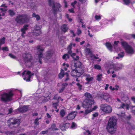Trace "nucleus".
<instances>
[{
    "instance_id": "1",
    "label": "nucleus",
    "mask_w": 135,
    "mask_h": 135,
    "mask_svg": "<svg viewBox=\"0 0 135 135\" xmlns=\"http://www.w3.org/2000/svg\"><path fill=\"white\" fill-rule=\"evenodd\" d=\"M117 119L115 117H110L108 121L107 129L110 133L113 134L117 129Z\"/></svg>"
},
{
    "instance_id": "2",
    "label": "nucleus",
    "mask_w": 135,
    "mask_h": 135,
    "mask_svg": "<svg viewBox=\"0 0 135 135\" xmlns=\"http://www.w3.org/2000/svg\"><path fill=\"white\" fill-rule=\"evenodd\" d=\"M13 91L9 90L7 92H3L0 95V100L4 102H8L12 100V98L14 95Z\"/></svg>"
},
{
    "instance_id": "3",
    "label": "nucleus",
    "mask_w": 135,
    "mask_h": 135,
    "mask_svg": "<svg viewBox=\"0 0 135 135\" xmlns=\"http://www.w3.org/2000/svg\"><path fill=\"white\" fill-rule=\"evenodd\" d=\"M30 19L29 17L26 14H19L16 16L15 20L19 24L28 22Z\"/></svg>"
},
{
    "instance_id": "4",
    "label": "nucleus",
    "mask_w": 135,
    "mask_h": 135,
    "mask_svg": "<svg viewBox=\"0 0 135 135\" xmlns=\"http://www.w3.org/2000/svg\"><path fill=\"white\" fill-rule=\"evenodd\" d=\"M94 101L93 99H85L82 103V107L84 108H90L93 105Z\"/></svg>"
},
{
    "instance_id": "5",
    "label": "nucleus",
    "mask_w": 135,
    "mask_h": 135,
    "mask_svg": "<svg viewBox=\"0 0 135 135\" xmlns=\"http://www.w3.org/2000/svg\"><path fill=\"white\" fill-rule=\"evenodd\" d=\"M36 49L37 50V55L38 57L39 62L40 63H42L41 59L43 56V54L42 52L44 51V48L43 46L41 45H38L36 47Z\"/></svg>"
},
{
    "instance_id": "6",
    "label": "nucleus",
    "mask_w": 135,
    "mask_h": 135,
    "mask_svg": "<svg viewBox=\"0 0 135 135\" xmlns=\"http://www.w3.org/2000/svg\"><path fill=\"white\" fill-rule=\"evenodd\" d=\"M22 77L24 80L26 81H29L30 78L32 75H34V74L28 70H25L22 73Z\"/></svg>"
},
{
    "instance_id": "7",
    "label": "nucleus",
    "mask_w": 135,
    "mask_h": 135,
    "mask_svg": "<svg viewBox=\"0 0 135 135\" xmlns=\"http://www.w3.org/2000/svg\"><path fill=\"white\" fill-rule=\"evenodd\" d=\"M100 107L102 110L106 113H109L112 111L111 107L107 104H102L101 105Z\"/></svg>"
},
{
    "instance_id": "8",
    "label": "nucleus",
    "mask_w": 135,
    "mask_h": 135,
    "mask_svg": "<svg viewBox=\"0 0 135 135\" xmlns=\"http://www.w3.org/2000/svg\"><path fill=\"white\" fill-rule=\"evenodd\" d=\"M84 72L83 69H80L77 70L74 69L71 72V75L74 77H79Z\"/></svg>"
},
{
    "instance_id": "9",
    "label": "nucleus",
    "mask_w": 135,
    "mask_h": 135,
    "mask_svg": "<svg viewBox=\"0 0 135 135\" xmlns=\"http://www.w3.org/2000/svg\"><path fill=\"white\" fill-rule=\"evenodd\" d=\"M123 67V66L121 64H120L119 65H115L114 64H112L109 66L108 68L109 70L113 69L117 71L121 69Z\"/></svg>"
},
{
    "instance_id": "10",
    "label": "nucleus",
    "mask_w": 135,
    "mask_h": 135,
    "mask_svg": "<svg viewBox=\"0 0 135 135\" xmlns=\"http://www.w3.org/2000/svg\"><path fill=\"white\" fill-rule=\"evenodd\" d=\"M23 59L26 62H30L32 59L31 55L29 54H25L23 55Z\"/></svg>"
},
{
    "instance_id": "11",
    "label": "nucleus",
    "mask_w": 135,
    "mask_h": 135,
    "mask_svg": "<svg viewBox=\"0 0 135 135\" xmlns=\"http://www.w3.org/2000/svg\"><path fill=\"white\" fill-rule=\"evenodd\" d=\"M19 121L15 118H12L10 119L8 121V123L9 124V125H15L18 124Z\"/></svg>"
},
{
    "instance_id": "12",
    "label": "nucleus",
    "mask_w": 135,
    "mask_h": 135,
    "mask_svg": "<svg viewBox=\"0 0 135 135\" xmlns=\"http://www.w3.org/2000/svg\"><path fill=\"white\" fill-rule=\"evenodd\" d=\"M28 106L24 105L19 107L18 108V110L20 112H26L28 110Z\"/></svg>"
},
{
    "instance_id": "13",
    "label": "nucleus",
    "mask_w": 135,
    "mask_h": 135,
    "mask_svg": "<svg viewBox=\"0 0 135 135\" xmlns=\"http://www.w3.org/2000/svg\"><path fill=\"white\" fill-rule=\"evenodd\" d=\"M101 97L105 100L107 102H108L109 99L110 98V96L107 93H104L102 95Z\"/></svg>"
},
{
    "instance_id": "14",
    "label": "nucleus",
    "mask_w": 135,
    "mask_h": 135,
    "mask_svg": "<svg viewBox=\"0 0 135 135\" xmlns=\"http://www.w3.org/2000/svg\"><path fill=\"white\" fill-rule=\"evenodd\" d=\"M126 52L129 54H133L134 53V50L133 48L129 46L125 49Z\"/></svg>"
},
{
    "instance_id": "15",
    "label": "nucleus",
    "mask_w": 135,
    "mask_h": 135,
    "mask_svg": "<svg viewBox=\"0 0 135 135\" xmlns=\"http://www.w3.org/2000/svg\"><path fill=\"white\" fill-rule=\"evenodd\" d=\"M48 2L49 5L52 7V9L55 11H56L57 10V9L55 8L54 1L51 0H48Z\"/></svg>"
},
{
    "instance_id": "16",
    "label": "nucleus",
    "mask_w": 135,
    "mask_h": 135,
    "mask_svg": "<svg viewBox=\"0 0 135 135\" xmlns=\"http://www.w3.org/2000/svg\"><path fill=\"white\" fill-rule=\"evenodd\" d=\"M70 124L69 123L65 124L61 123L60 125V129L62 131H65L69 127Z\"/></svg>"
},
{
    "instance_id": "17",
    "label": "nucleus",
    "mask_w": 135,
    "mask_h": 135,
    "mask_svg": "<svg viewBox=\"0 0 135 135\" xmlns=\"http://www.w3.org/2000/svg\"><path fill=\"white\" fill-rule=\"evenodd\" d=\"M76 116L74 112L70 113L67 116V118L68 120H71L74 119Z\"/></svg>"
},
{
    "instance_id": "18",
    "label": "nucleus",
    "mask_w": 135,
    "mask_h": 135,
    "mask_svg": "<svg viewBox=\"0 0 135 135\" xmlns=\"http://www.w3.org/2000/svg\"><path fill=\"white\" fill-rule=\"evenodd\" d=\"M1 8H0V10L1 11V13L6 12L7 10V6L5 4H2L1 6Z\"/></svg>"
},
{
    "instance_id": "19",
    "label": "nucleus",
    "mask_w": 135,
    "mask_h": 135,
    "mask_svg": "<svg viewBox=\"0 0 135 135\" xmlns=\"http://www.w3.org/2000/svg\"><path fill=\"white\" fill-rule=\"evenodd\" d=\"M85 75L86 77V80L88 82L91 81H92L93 79V77L91 76L89 74H85Z\"/></svg>"
},
{
    "instance_id": "20",
    "label": "nucleus",
    "mask_w": 135,
    "mask_h": 135,
    "mask_svg": "<svg viewBox=\"0 0 135 135\" xmlns=\"http://www.w3.org/2000/svg\"><path fill=\"white\" fill-rule=\"evenodd\" d=\"M61 29L62 31L65 32L68 31V28L66 25L64 24L61 26Z\"/></svg>"
},
{
    "instance_id": "21",
    "label": "nucleus",
    "mask_w": 135,
    "mask_h": 135,
    "mask_svg": "<svg viewBox=\"0 0 135 135\" xmlns=\"http://www.w3.org/2000/svg\"><path fill=\"white\" fill-rule=\"evenodd\" d=\"M28 27V25H24L23 28L21 29V31L22 32H23V33H25L27 29V27Z\"/></svg>"
},
{
    "instance_id": "22",
    "label": "nucleus",
    "mask_w": 135,
    "mask_h": 135,
    "mask_svg": "<svg viewBox=\"0 0 135 135\" xmlns=\"http://www.w3.org/2000/svg\"><path fill=\"white\" fill-rule=\"evenodd\" d=\"M32 17L35 18L37 21H38L40 19V16L36 14L35 13H33L32 15Z\"/></svg>"
},
{
    "instance_id": "23",
    "label": "nucleus",
    "mask_w": 135,
    "mask_h": 135,
    "mask_svg": "<svg viewBox=\"0 0 135 135\" xmlns=\"http://www.w3.org/2000/svg\"><path fill=\"white\" fill-rule=\"evenodd\" d=\"M121 44L122 46L125 49L128 46H129V45H128L127 43L126 42L124 41H122L121 42Z\"/></svg>"
},
{
    "instance_id": "24",
    "label": "nucleus",
    "mask_w": 135,
    "mask_h": 135,
    "mask_svg": "<svg viewBox=\"0 0 135 135\" xmlns=\"http://www.w3.org/2000/svg\"><path fill=\"white\" fill-rule=\"evenodd\" d=\"M41 33L40 30H35L33 32V34L34 35L37 36L39 35Z\"/></svg>"
},
{
    "instance_id": "25",
    "label": "nucleus",
    "mask_w": 135,
    "mask_h": 135,
    "mask_svg": "<svg viewBox=\"0 0 135 135\" xmlns=\"http://www.w3.org/2000/svg\"><path fill=\"white\" fill-rule=\"evenodd\" d=\"M85 96L89 99H93L92 96L89 93L87 92L85 93Z\"/></svg>"
},
{
    "instance_id": "26",
    "label": "nucleus",
    "mask_w": 135,
    "mask_h": 135,
    "mask_svg": "<svg viewBox=\"0 0 135 135\" xmlns=\"http://www.w3.org/2000/svg\"><path fill=\"white\" fill-rule=\"evenodd\" d=\"M64 71L62 69L61 70L60 73L59 74V78H62L64 75Z\"/></svg>"
},
{
    "instance_id": "27",
    "label": "nucleus",
    "mask_w": 135,
    "mask_h": 135,
    "mask_svg": "<svg viewBox=\"0 0 135 135\" xmlns=\"http://www.w3.org/2000/svg\"><path fill=\"white\" fill-rule=\"evenodd\" d=\"M72 44H70L68 46L67 49L68 50V53L70 54H72V51H71V49L72 47Z\"/></svg>"
},
{
    "instance_id": "28",
    "label": "nucleus",
    "mask_w": 135,
    "mask_h": 135,
    "mask_svg": "<svg viewBox=\"0 0 135 135\" xmlns=\"http://www.w3.org/2000/svg\"><path fill=\"white\" fill-rule=\"evenodd\" d=\"M106 46L109 50L112 51V46L110 43H107L106 44Z\"/></svg>"
},
{
    "instance_id": "29",
    "label": "nucleus",
    "mask_w": 135,
    "mask_h": 135,
    "mask_svg": "<svg viewBox=\"0 0 135 135\" xmlns=\"http://www.w3.org/2000/svg\"><path fill=\"white\" fill-rule=\"evenodd\" d=\"M8 12L10 15L12 16H13L15 14V12L13 10L9 9L8 10Z\"/></svg>"
},
{
    "instance_id": "30",
    "label": "nucleus",
    "mask_w": 135,
    "mask_h": 135,
    "mask_svg": "<svg viewBox=\"0 0 135 135\" xmlns=\"http://www.w3.org/2000/svg\"><path fill=\"white\" fill-rule=\"evenodd\" d=\"M75 65L76 67H78L79 68H80L81 67V63L79 61H78L77 62L75 63Z\"/></svg>"
},
{
    "instance_id": "31",
    "label": "nucleus",
    "mask_w": 135,
    "mask_h": 135,
    "mask_svg": "<svg viewBox=\"0 0 135 135\" xmlns=\"http://www.w3.org/2000/svg\"><path fill=\"white\" fill-rule=\"evenodd\" d=\"M118 57H116V59H119L120 58L124 56V53L123 52H121V53L118 54Z\"/></svg>"
},
{
    "instance_id": "32",
    "label": "nucleus",
    "mask_w": 135,
    "mask_h": 135,
    "mask_svg": "<svg viewBox=\"0 0 135 135\" xmlns=\"http://www.w3.org/2000/svg\"><path fill=\"white\" fill-rule=\"evenodd\" d=\"M60 114L62 117H63L65 114V112L64 110L63 109L61 110L60 111Z\"/></svg>"
},
{
    "instance_id": "33",
    "label": "nucleus",
    "mask_w": 135,
    "mask_h": 135,
    "mask_svg": "<svg viewBox=\"0 0 135 135\" xmlns=\"http://www.w3.org/2000/svg\"><path fill=\"white\" fill-rule=\"evenodd\" d=\"M87 109L85 110V112L84 113V114L85 115H86L88 114L92 111V110H91V108H90V109Z\"/></svg>"
},
{
    "instance_id": "34",
    "label": "nucleus",
    "mask_w": 135,
    "mask_h": 135,
    "mask_svg": "<svg viewBox=\"0 0 135 135\" xmlns=\"http://www.w3.org/2000/svg\"><path fill=\"white\" fill-rule=\"evenodd\" d=\"M94 68L95 69L100 70L101 69V67L99 65L96 64L94 65Z\"/></svg>"
},
{
    "instance_id": "35",
    "label": "nucleus",
    "mask_w": 135,
    "mask_h": 135,
    "mask_svg": "<svg viewBox=\"0 0 135 135\" xmlns=\"http://www.w3.org/2000/svg\"><path fill=\"white\" fill-rule=\"evenodd\" d=\"M69 58V56L67 54H64L62 56V58L65 60Z\"/></svg>"
},
{
    "instance_id": "36",
    "label": "nucleus",
    "mask_w": 135,
    "mask_h": 135,
    "mask_svg": "<svg viewBox=\"0 0 135 135\" xmlns=\"http://www.w3.org/2000/svg\"><path fill=\"white\" fill-rule=\"evenodd\" d=\"M102 74H99L97 76V80L100 81L101 80L102 77Z\"/></svg>"
},
{
    "instance_id": "37",
    "label": "nucleus",
    "mask_w": 135,
    "mask_h": 135,
    "mask_svg": "<svg viewBox=\"0 0 135 135\" xmlns=\"http://www.w3.org/2000/svg\"><path fill=\"white\" fill-rule=\"evenodd\" d=\"M41 118V117L39 118H36L34 121V123L37 125H38L39 124V123L38 122V120L40 119Z\"/></svg>"
},
{
    "instance_id": "38",
    "label": "nucleus",
    "mask_w": 135,
    "mask_h": 135,
    "mask_svg": "<svg viewBox=\"0 0 135 135\" xmlns=\"http://www.w3.org/2000/svg\"><path fill=\"white\" fill-rule=\"evenodd\" d=\"M55 8H56L57 9V10L59 9V8H60L61 7L59 3H56L55 4Z\"/></svg>"
},
{
    "instance_id": "39",
    "label": "nucleus",
    "mask_w": 135,
    "mask_h": 135,
    "mask_svg": "<svg viewBox=\"0 0 135 135\" xmlns=\"http://www.w3.org/2000/svg\"><path fill=\"white\" fill-rule=\"evenodd\" d=\"M124 3L127 5L129 4L130 3V0H123Z\"/></svg>"
},
{
    "instance_id": "40",
    "label": "nucleus",
    "mask_w": 135,
    "mask_h": 135,
    "mask_svg": "<svg viewBox=\"0 0 135 135\" xmlns=\"http://www.w3.org/2000/svg\"><path fill=\"white\" fill-rule=\"evenodd\" d=\"M86 51L88 54H90V56L92 55L91 52L90 50L89 49H86Z\"/></svg>"
},
{
    "instance_id": "41",
    "label": "nucleus",
    "mask_w": 135,
    "mask_h": 135,
    "mask_svg": "<svg viewBox=\"0 0 135 135\" xmlns=\"http://www.w3.org/2000/svg\"><path fill=\"white\" fill-rule=\"evenodd\" d=\"M76 125L74 122H73L72 123V125L71 126V128H75V127L76 126Z\"/></svg>"
},
{
    "instance_id": "42",
    "label": "nucleus",
    "mask_w": 135,
    "mask_h": 135,
    "mask_svg": "<svg viewBox=\"0 0 135 135\" xmlns=\"http://www.w3.org/2000/svg\"><path fill=\"white\" fill-rule=\"evenodd\" d=\"M76 85L78 86L79 89V90H81L82 89V85L80 84L79 83H77Z\"/></svg>"
},
{
    "instance_id": "43",
    "label": "nucleus",
    "mask_w": 135,
    "mask_h": 135,
    "mask_svg": "<svg viewBox=\"0 0 135 135\" xmlns=\"http://www.w3.org/2000/svg\"><path fill=\"white\" fill-rule=\"evenodd\" d=\"M2 49L4 51H7L8 50V48L7 47H2Z\"/></svg>"
},
{
    "instance_id": "44",
    "label": "nucleus",
    "mask_w": 135,
    "mask_h": 135,
    "mask_svg": "<svg viewBox=\"0 0 135 135\" xmlns=\"http://www.w3.org/2000/svg\"><path fill=\"white\" fill-rule=\"evenodd\" d=\"M57 103H54L53 104V106L54 107H55L56 109H57Z\"/></svg>"
},
{
    "instance_id": "45",
    "label": "nucleus",
    "mask_w": 135,
    "mask_h": 135,
    "mask_svg": "<svg viewBox=\"0 0 135 135\" xmlns=\"http://www.w3.org/2000/svg\"><path fill=\"white\" fill-rule=\"evenodd\" d=\"M48 132V130H47L46 131H42L41 132V134H46Z\"/></svg>"
},
{
    "instance_id": "46",
    "label": "nucleus",
    "mask_w": 135,
    "mask_h": 135,
    "mask_svg": "<svg viewBox=\"0 0 135 135\" xmlns=\"http://www.w3.org/2000/svg\"><path fill=\"white\" fill-rule=\"evenodd\" d=\"M95 18L96 20L100 19L101 18V16H100L96 15L95 16Z\"/></svg>"
},
{
    "instance_id": "47",
    "label": "nucleus",
    "mask_w": 135,
    "mask_h": 135,
    "mask_svg": "<svg viewBox=\"0 0 135 135\" xmlns=\"http://www.w3.org/2000/svg\"><path fill=\"white\" fill-rule=\"evenodd\" d=\"M126 105L124 103H122V105L120 106V107H119V108H123Z\"/></svg>"
},
{
    "instance_id": "48",
    "label": "nucleus",
    "mask_w": 135,
    "mask_h": 135,
    "mask_svg": "<svg viewBox=\"0 0 135 135\" xmlns=\"http://www.w3.org/2000/svg\"><path fill=\"white\" fill-rule=\"evenodd\" d=\"M65 75H66L67 78L65 79V81H66L69 79V74L67 73H66L65 74Z\"/></svg>"
},
{
    "instance_id": "49",
    "label": "nucleus",
    "mask_w": 135,
    "mask_h": 135,
    "mask_svg": "<svg viewBox=\"0 0 135 135\" xmlns=\"http://www.w3.org/2000/svg\"><path fill=\"white\" fill-rule=\"evenodd\" d=\"M131 99L132 100L134 103H135V97L133 96L131 97Z\"/></svg>"
},
{
    "instance_id": "50",
    "label": "nucleus",
    "mask_w": 135,
    "mask_h": 135,
    "mask_svg": "<svg viewBox=\"0 0 135 135\" xmlns=\"http://www.w3.org/2000/svg\"><path fill=\"white\" fill-rule=\"evenodd\" d=\"M93 117H95L98 116V114L97 113H95L94 114H93Z\"/></svg>"
},
{
    "instance_id": "51",
    "label": "nucleus",
    "mask_w": 135,
    "mask_h": 135,
    "mask_svg": "<svg viewBox=\"0 0 135 135\" xmlns=\"http://www.w3.org/2000/svg\"><path fill=\"white\" fill-rule=\"evenodd\" d=\"M77 1H75L74 2H73L71 3V4L74 7V5L77 3Z\"/></svg>"
},
{
    "instance_id": "52",
    "label": "nucleus",
    "mask_w": 135,
    "mask_h": 135,
    "mask_svg": "<svg viewBox=\"0 0 135 135\" xmlns=\"http://www.w3.org/2000/svg\"><path fill=\"white\" fill-rule=\"evenodd\" d=\"M64 89V87L62 88L61 89L59 90V93H61L62 92Z\"/></svg>"
},
{
    "instance_id": "53",
    "label": "nucleus",
    "mask_w": 135,
    "mask_h": 135,
    "mask_svg": "<svg viewBox=\"0 0 135 135\" xmlns=\"http://www.w3.org/2000/svg\"><path fill=\"white\" fill-rule=\"evenodd\" d=\"M5 15V13H3L2 14L0 13V20L2 18V17H1L2 16H4Z\"/></svg>"
},
{
    "instance_id": "54",
    "label": "nucleus",
    "mask_w": 135,
    "mask_h": 135,
    "mask_svg": "<svg viewBox=\"0 0 135 135\" xmlns=\"http://www.w3.org/2000/svg\"><path fill=\"white\" fill-rule=\"evenodd\" d=\"M9 56L11 57V58H15V56L13 55L12 54H9Z\"/></svg>"
},
{
    "instance_id": "55",
    "label": "nucleus",
    "mask_w": 135,
    "mask_h": 135,
    "mask_svg": "<svg viewBox=\"0 0 135 135\" xmlns=\"http://www.w3.org/2000/svg\"><path fill=\"white\" fill-rule=\"evenodd\" d=\"M73 58L74 60H77L79 59V56H76L75 58L74 57H73Z\"/></svg>"
},
{
    "instance_id": "56",
    "label": "nucleus",
    "mask_w": 135,
    "mask_h": 135,
    "mask_svg": "<svg viewBox=\"0 0 135 135\" xmlns=\"http://www.w3.org/2000/svg\"><path fill=\"white\" fill-rule=\"evenodd\" d=\"M40 26H36V29L35 30H40Z\"/></svg>"
},
{
    "instance_id": "57",
    "label": "nucleus",
    "mask_w": 135,
    "mask_h": 135,
    "mask_svg": "<svg viewBox=\"0 0 135 135\" xmlns=\"http://www.w3.org/2000/svg\"><path fill=\"white\" fill-rule=\"evenodd\" d=\"M97 108V106H94L93 108H91L92 110V111L96 109Z\"/></svg>"
},
{
    "instance_id": "58",
    "label": "nucleus",
    "mask_w": 135,
    "mask_h": 135,
    "mask_svg": "<svg viewBox=\"0 0 135 135\" xmlns=\"http://www.w3.org/2000/svg\"><path fill=\"white\" fill-rule=\"evenodd\" d=\"M12 108H10L8 109V112L9 113H8V114H9L11 113L12 112Z\"/></svg>"
},
{
    "instance_id": "59",
    "label": "nucleus",
    "mask_w": 135,
    "mask_h": 135,
    "mask_svg": "<svg viewBox=\"0 0 135 135\" xmlns=\"http://www.w3.org/2000/svg\"><path fill=\"white\" fill-rule=\"evenodd\" d=\"M91 57H94V58L96 59H99V57H96L95 55H93V54H92L91 55Z\"/></svg>"
},
{
    "instance_id": "60",
    "label": "nucleus",
    "mask_w": 135,
    "mask_h": 135,
    "mask_svg": "<svg viewBox=\"0 0 135 135\" xmlns=\"http://www.w3.org/2000/svg\"><path fill=\"white\" fill-rule=\"evenodd\" d=\"M70 32L73 34V36L74 37L75 36V35L74 33V31L73 30H71L70 31Z\"/></svg>"
},
{
    "instance_id": "61",
    "label": "nucleus",
    "mask_w": 135,
    "mask_h": 135,
    "mask_svg": "<svg viewBox=\"0 0 135 135\" xmlns=\"http://www.w3.org/2000/svg\"><path fill=\"white\" fill-rule=\"evenodd\" d=\"M69 10L70 12H71V13H74V12L73 9V8H71L70 9H69Z\"/></svg>"
},
{
    "instance_id": "62",
    "label": "nucleus",
    "mask_w": 135,
    "mask_h": 135,
    "mask_svg": "<svg viewBox=\"0 0 135 135\" xmlns=\"http://www.w3.org/2000/svg\"><path fill=\"white\" fill-rule=\"evenodd\" d=\"M81 33V31L80 30H78V31L77 34L78 35H79Z\"/></svg>"
},
{
    "instance_id": "63",
    "label": "nucleus",
    "mask_w": 135,
    "mask_h": 135,
    "mask_svg": "<svg viewBox=\"0 0 135 135\" xmlns=\"http://www.w3.org/2000/svg\"><path fill=\"white\" fill-rule=\"evenodd\" d=\"M109 85L108 84H106V86L105 87V90H106L108 89V87Z\"/></svg>"
},
{
    "instance_id": "64",
    "label": "nucleus",
    "mask_w": 135,
    "mask_h": 135,
    "mask_svg": "<svg viewBox=\"0 0 135 135\" xmlns=\"http://www.w3.org/2000/svg\"><path fill=\"white\" fill-rule=\"evenodd\" d=\"M80 38H76L75 40L76 41L78 42H79L80 41Z\"/></svg>"
}]
</instances>
